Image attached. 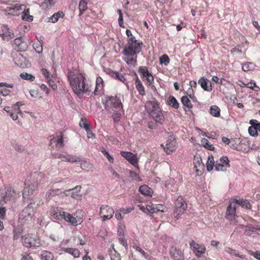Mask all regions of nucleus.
Wrapping results in <instances>:
<instances>
[{"label": "nucleus", "instance_id": "24", "mask_svg": "<svg viewBox=\"0 0 260 260\" xmlns=\"http://www.w3.org/2000/svg\"><path fill=\"white\" fill-rule=\"evenodd\" d=\"M125 32L127 36V42H132V43H133L137 44H143V42L141 41H139L136 39L135 37L133 35L131 31L129 29H127Z\"/></svg>", "mask_w": 260, "mask_h": 260}, {"label": "nucleus", "instance_id": "7", "mask_svg": "<svg viewBox=\"0 0 260 260\" xmlns=\"http://www.w3.org/2000/svg\"><path fill=\"white\" fill-rule=\"evenodd\" d=\"M139 72L141 78L144 81H146V84L148 86H151L153 84L154 77L153 75L148 71V69L145 66H140L139 68Z\"/></svg>", "mask_w": 260, "mask_h": 260}, {"label": "nucleus", "instance_id": "53", "mask_svg": "<svg viewBox=\"0 0 260 260\" xmlns=\"http://www.w3.org/2000/svg\"><path fill=\"white\" fill-rule=\"evenodd\" d=\"M146 213L149 214V213H154L156 212L157 211H158L157 209H156V208H154L152 205H147L146 206Z\"/></svg>", "mask_w": 260, "mask_h": 260}, {"label": "nucleus", "instance_id": "52", "mask_svg": "<svg viewBox=\"0 0 260 260\" xmlns=\"http://www.w3.org/2000/svg\"><path fill=\"white\" fill-rule=\"evenodd\" d=\"M14 240H17L21 235V231L20 229L14 228L13 231Z\"/></svg>", "mask_w": 260, "mask_h": 260}, {"label": "nucleus", "instance_id": "9", "mask_svg": "<svg viewBox=\"0 0 260 260\" xmlns=\"http://www.w3.org/2000/svg\"><path fill=\"white\" fill-rule=\"evenodd\" d=\"M114 213L113 209L108 205H103L100 208V215L103 217V221L111 219Z\"/></svg>", "mask_w": 260, "mask_h": 260}, {"label": "nucleus", "instance_id": "18", "mask_svg": "<svg viewBox=\"0 0 260 260\" xmlns=\"http://www.w3.org/2000/svg\"><path fill=\"white\" fill-rule=\"evenodd\" d=\"M53 143H56V146L59 148H62L64 146L63 144V135L62 133L59 135L56 136V137H54L50 140V146L53 144Z\"/></svg>", "mask_w": 260, "mask_h": 260}, {"label": "nucleus", "instance_id": "42", "mask_svg": "<svg viewBox=\"0 0 260 260\" xmlns=\"http://www.w3.org/2000/svg\"><path fill=\"white\" fill-rule=\"evenodd\" d=\"M227 168V167H225V165H224L220 162H216V164L215 165V169L217 171L225 172L226 171Z\"/></svg>", "mask_w": 260, "mask_h": 260}, {"label": "nucleus", "instance_id": "25", "mask_svg": "<svg viewBox=\"0 0 260 260\" xmlns=\"http://www.w3.org/2000/svg\"><path fill=\"white\" fill-rule=\"evenodd\" d=\"M135 85L139 93L142 95H145V88L139 78L136 79Z\"/></svg>", "mask_w": 260, "mask_h": 260}, {"label": "nucleus", "instance_id": "17", "mask_svg": "<svg viewBox=\"0 0 260 260\" xmlns=\"http://www.w3.org/2000/svg\"><path fill=\"white\" fill-rule=\"evenodd\" d=\"M231 200L232 201L233 203L234 204L238 205L240 206L243 208H245L247 209H251V205L247 200H244V199H232Z\"/></svg>", "mask_w": 260, "mask_h": 260}, {"label": "nucleus", "instance_id": "22", "mask_svg": "<svg viewBox=\"0 0 260 260\" xmlns=\"http://www.w3.org/2000/svg\"><path fill=\"white\" fill-rule=\"evenodd\" d=\"M32 202H30L27 206L22 210V216L24 217L31 216L33 215L34 208L32 206Z\"/></svg>", "mask_w": 260, "mask_h": 260}, {"label": "nucleus", "instance_id": "3", "mask_svg": "<svg viewBox=\"0 0 260 260\" xmlns=\"http://www.w3.org/2000/svg\"><path fill=\"white\" fill-rule=\"evenodd\" d=\"M103 104L105 109L109 113H112L114 110H123L122 104L117 95H106L105 100L103 102Z\"/></svg>", "mask_w": 260, "mask_h": 260}, {"label": "nucleus", "instance_id": "46", "mask_svg": "<svg viewBox=\"0 0 260 260\" xmlns=\"http://www.w3.org/2000/svg\"><path fill=\"white\" fill-rule=\"evenodd\" d=\"M10 107H6L4 110L7 112L9 116L12 118L13 120H16L18 119V116L17 114H14L11 110Z\"/></svg>", "mask_w": 260, "mask_h": 260}, {"label": "nucleus", "instance_id": "8", "mask_svg": "<svg viewBox=\"0 0 260 260\" xmlns=\"http://www.w3.org/2000/svg\"><path fill=\"white\" fill-rule=\"evenodd\" d=\"M189 245L190 248L198 257L201 256L206 252V247L203 244H199L197 243L195 241L191 240Z\"/></svg>", "mask_w": 260, "mask_h": 260}, {"label": "nucleus", "instance_id": "4", "mask_svg": "<svg viewBox=\"0 0 260 260\" xmlns=\"http://www.w3.org/2000/svg\"><path fill=\"white\" fill-rule=\"evenodd\" d=\"M143 44H137L127 42L125 45L122 53L126 57L134 56L139 54L142 50Z\"/></svg>", "mask_w": 260, "mask_h": 260}, {"label": "nucleus", "instance_id": "55", "mask_svg": "<svg viewBox=\"0 0 260 260\" xmlns=\"http://www.w3.org/2000/svg\"><path fill=\"white\" fill-rule=\"evenodd\" d=\"M2 30L4 32L8 35L11 38L14 37V34L11 32L7 25H3Z\"/></svg>", "mask_w": 260, "mask_h": 260}, {"label": "nucleus", "instance_id": "5", "mask_svg": "<svg viewBox=\"0 0 260 260\" xmlns=\"http://www.w3.org/2000/svg\"><path fill=\"white\" fill-rule=\"evenodd\" d=\"M187 205L182 197H179L175 203V209L174 210V216L177 219H179L180 216L186 210Z\"/></svg>", "mask_w": 260, "mask_h": 260}, {"label": "nucleus", "instance_id": "2", "mask_svg": "<svg viewBox=\"0 0 260 260\" xmlns=\"http://www.w3.org/2000/svg\"><path fill=\"white\" fill-rule=\"evenodd\" d=\"M86 81L85 77L81 74L76 75V78L71 81L70 84L72 89L78 96L83 94L89 95L90 93V86L86 83Z\"/></svg>", "mask_w": 260, "mask_h": 260}, {"label": "nucleus", "instance_id": "64", "mask_svg": "<svg viewBox=\"0 0 260 260\" xmlns=\"http://www.w3.org/2000/svg\"><path fill=\"white\" fill-rule=\"evenodd\" d=\"M244 228L246 231H249L250 232H253L254 230L260 231V228L258 226L254 228L253 226H249V225H245Z\"/></svg>", "mask_w": 260, "mask_h": 260}, {"label": "nucleus", "instance_id": "63", "mask_svg": "<svg viewBox=\"0 0 260 260\" xmlns=\"http://www.w3.org/2000/svg\"><path fill=\"white\" fill-rule=\"evenodd\" d=\"M119 242L121 244L124 246L125 248L127 247V244L126 240L124 238V237H120L118 238Z\"/></svg>", "mask_w": 260, "mask_h": 260}, {"label": "nucleus", "instance_id": "33", "mask_svg": "<svg viewBox=\"0 0 260 260\" xmlns=\"http://www.w3.org/2000/svg\"><path fill=\"white\" fill-rule=\"evenodd\" d=\"M137 55H135V57L134 56L127 57L124 58V60L128 65L135 67L137 63Z\"/></svg>", "mask_w": 260, "mask_h": 260}, {"label": "nucleus", "instance_id": "34", "mask_svg": "<svg viewBox=\"0 0 260 260\" xmlns=\"http://www.w3.org/2000/svg\"><path fill=\"white\" fill-rule=\"evenodd\" d=\"M60 193H61V191L58 188L50 189L46 192V196L50 199L55 196L59 195Z\"/></svg>", "mask_w": 260, "mask_h": 260}, {"label": "nucleus", "instance_id": "50", "mask_svg": "<svg viewBox=\"0 0 260 260\" xmlns=\"http://www.w3.org/2000/svg\"><path fill=\"white\" fill-rule=\"evenodd\" d=\"M220 162L225 165L228 168L230 167V160L226 156H223L220 158Z\"/></svg>", "mask_w": 260, "mask_h": 260}, {"label": "nucleus", "instance_id": "13", "mask_svg": "<svg viewBox=\"0 0 260 260\" xmlns=\"http://www.w3.org/2000/svg\"><path fill=\"white\" fill-rule=\"evenodd\" d=\"M177 141L173 137H170L167 141L166 146L164 148L167 154H170L174 151L176 148Z\"/></svg>", "mask_w": 260, "mask_h": 260}, {"label": "nucleus", "instance_id": "29", "mask_svg": "<svg viewBox=\"0 0 260 260\" xmlns=\"http://www.w3.org/2000/svg\"><path fill=\"white\" fill-rule=\"evenodd\" d=\"M122 112V110H116L113 111L111 113H112V117L114 123H117L120 121L122 115L121 112Z\"/></svg>", "mask_w": 260, "mask_h": 260}, {"label": "nucleus", "instance_id": "48", "mask_svg": "<svg viewBox=\"0 0 260 260\" xmlns=\"http://www.w3.org/2000/svg\"><path fill=\"white\" fill-rule=\"evenodd\" d=\"M62 212H65V211H59L58 210H54L53 213V216L57 219H59L60 218L63 219V215H62Z\"/></svg>", "mask_w": 260, "mask_h": 260}, {"label": "nucleus", "instance_id": "58", "mask_svg": "<svg viewBox=\"0 0 260 260\" xmlns=\"http://www.w3.org/2000/svg\"><path fill=\"white\" fill-rule=\"evenodd\" d=\"M157 123H158V122H156L155 120L154 121H150L148 122L147 126L151 129H155L157 126Z\"/></svg>", "mask_w": 260, "mask_h": 260}, {"label": "nucleus", "instance_id": "36", "mask_svg": "<svg viewBox=\"0 0 260 260\" xmlns=\"http://www.w3.org/2000/svg\"><path fill=\"white\" fill-rule=\"evenodd\" d=\"M201 144L202 145L206 148L207 149L209 150H214V147L212 144H211L209 141L206 139V138H203L201 140Z\"/></svg>", "mask_w": 260, "mask_h": 260}, {"label": "nucleus", "instance_id": "19", "mask_svg": "<svg viewBox=\"0 0 260 260\" xmlns=\"http://www.w3.org/2000/svg\"><path fill=\"white\" fill-rule=\"evenodd\" d=\"M63 215V219L68 222H69L72 225H77L78 221L76 218L73 217L71 214L68 212H62Z\"/></svg>", "mask_w": 260, "mask_h": 260}, {"label": "nucleus", "instance_id": "49", "mask_svg": "<svg viewBox=\"0 0 260 260\" xmlns=\"http://www.w3.org/2000/svg\"><path fill=\"white\" fill-rule=\"evenodd\" d=\"M258 131L256 128H254V127L252 125L248 128L249 134L252 137L257 136L258 135Z\"/></svg>", "mask_w": 260, "mask_h": 260}, {"label": "nucleus", "instance_id": "23", "mask_svg": "<svg viewBox=\"0 0 260 260\" xmlns=\"http://www.w3.org/2000/svg\"><path fill=\"white\" fill-rule=\"evenodd\" d=\"M64 14L62 11H59L54 13L53 15L48 18L47 22L52 23L56 22L59 18H62Z\"/></svg>", "mask_w": 260, "mask_h": 260}, {"label": "nucleus", "instance_id": "39", "mask_svg": "<svg viewBox=\"0 0 260 260\" xmlns=\"http://www.w3.org/2000/svg\"><path fill=\"white\" fill-rule=\"evenodd\" d=\"M28 48L27 43L25 41L20 42V44H18L17 46V49L19 52H23L27 50Z\"/></svg>", "mask_w": 260, "mask_h": 260}, {"label": "nucleus", "instance_id": "54", "mask_svg": "<svg viewBox=\"0 0 260 260\" xmlns=\"http://www.w3.org/2000/svg\"><path fill=\"white\" fill-rule=\"evenodd\" d=\"M146 213L149 214V213H154L156 212L157 211H158L157 209H156V208H154L152 205H147L146 206Z\"/></svg>", "mask_w": 260, "mask_h": 260}, {"label": "nucleus", "instance_id": "10", "mask_svg": "<svg viewBox=\"0 0 260 260\" xmlns=\"http://www.w3.org/2000/svg\"><path fill=\"white\" fill-rule=\"evenodd\" d=\"M236 210V206L235 204H234V203H233L231 199L230 201V204L226 208L225 215V217L228 220L232 221L233 220L235 219Z\"/></svg>", "mask_w": 260, "mask_h": 260}, {"label": "nucleus", "instance_id": "1", "mask_svg": "<svg viewBox=\"0 0 260 260\" xmlns=\"http://www.w3.org/2000/svg\"><path fill=\"white\" fill-rule=\"evenodd\" d=\"M145 108L149 115L159 124L165 122V116L159 107L158 102L154 98L152 101H147L145 104Z\"/></svg>", "mask_w": 260, "mask_h": 260}, {"label": "nucleus", "instance_id": "20", "mask_svg": "<svg viewBox=\"0 0 260 260\" xmlns=\"http://www.w3.org/2000/svg\"><path fill=\"white\" fill-rule=\"evenodd\" d=\"M139 190L142 194L146 196H151L153 193L152 189L147 185L140 186Z\"/></svg>", "mask_w": 260, "mask_h": 260}, {"label": "nucleus", "instance_id": "21", "mask_svg": "<svg viewBox=\"0 0 260 260\" xmlns=\"http://www.w3.org/2000/svg\"><path fill=\"white\" fill-rule=\"evenodd\" d=\"M62 251L64 252L70 253L73 255L75 258H77L80 256V252L77 248H62Z\"/></svg>", "mask_w": 260, "mask_h": 260}, {"label": "nucleus", "instance_id": "45", "mask_svg": "<svg viewBox=\"0 0 260 260\" xmlns=\"http://www.w3.org/2000/svg\"><path fill=\"white\" fill-rule=\"evenodd\" d=\"M170 60L169 56L166 54H164L159 58V63L167 66L169 63Z\"/></svg>", "mask_w": 260, "mask_h": 260}, {"label": "nucleus", "instance_id": "40", "mask_svg": "<svg viewBox=\"0 0 260 260\" xmlns=\"http://www.w3.org/2000/svg\"><path fill=\"white\" fill-rule=\"evenodd\" d=\"M254 66L253 63L247 62L243 64L242 66V70L244 72H247L252 70L254 69Z\"/></svg>", "mask_w": 260, "mask_h": 260}, {"label": "nucleus", "instance_id": "59", "mask_svg": "<svg viewBox=\"0 0 260 260\" xmlns=\"http://www.w3.org/2000/svg\"><path fill=\"white\" fill-rule=\"evenodd\" d=\"M6 193L8 194V196L10 194L11 196L13 197H16L17 195L19 194V192H17L13 188H10L9 189L7 190Z\"/></svg>", "mask_w": 260, "mask_h": 260}, {"label": "nucleus", "instance_id": "27", "mask_svg": "<svg viewBox=\"0 0 260 260\" xmlns=\"http://www.w3.org/2000/svg\"><path fill=\"white\" fill-rule=\"evenodd\" d=\"M210 114L213 117H219L220 116V109L216 105L211 106L210 108Z\"/></svg>", "mask_w": 260, "mask_h": 260}, {"label": "nucleus", "instance_id": "28", "mask_svg": "<svg viewBox=\"0 0 260 260\" xmlns=\"http://www.w3.org/2000/svg\"><path fill=\"white\" fill-rule=\"evenodd\" d=\"M41 260H53L54 258L53 254L48 251L43 250L40 255Z\"/></svg>", "mask_w": 260, "mask_h": 260}, {"label": "nucleus", "instance_id": "6", "mask_svg": "<svg viewBox=\"0 0 260 260\" xmlns=\"http://www.w3.org/2000/svg\"><path fill=\"white\" fill-rule=\"evenodd\" d=\"M22 240L23 245L26 248H36L41 245L39 238L23 236L22 237Z\"/></svg>", "mask_w": 260, "mask_h": 260}, {"label": "nucleus", "instance_id": "62", "mask_svg": "<svg viewBox=\"0 0 260 260\" xmlns=\"http://www.w3.org/2000/svg\"><path fill=\"white\" fill-rule=\"evenodd\" d=\"M41 72L42 74L44 76L47 81L51 78L52 76H50L49 72L46 69H42Z\"/></svg>", "mask_w": 260, "mask_h": 260}, {"label": "nucleus", "instance_id": "43", "mask_svg": "<svg viewBox=\"0 0 260 260\" xmlns=\"http://www.w3.org/2000/svg\"><path fill=\"white\" fill-rule=\"evenodd\" d=\"M23 56L21 53H19L16 57L14 58L13 60L15 64L21 67L23 64Z\"/></svg>", "mask_w": 260, "mask_h": 260}, {"label": "nucleus", "instance_id": "47", "mask_svg": "<svg viewBox=\"0 0 260 260\" xmlns=\"http://www.w3.org/2000/svg\"><path fill=\"white\" fill-rule=\"evenodd\" d=\"M133 248L137 251H139L143 256H144L145 258L148 259L149 258V254L146 253L139 246L135 245Z\"/></svg>", "mask_w": 260, "mask_h": 260}, {"label": "nucleus", "instance_id": "51", "mask_svg": "<svg viewBox=\"0 0 260 260\" xmlns=\"http://www.w3.org/2000/svg\"><path fill=\"white\" fill-rule=\"evenodd\" d=\"M79 125L81 127L84 128L85 130L89 128V124L87 123L86 119L85 118H82L80 122Z\"/></svg>", "mask_w": 260, "mask_h": 260}, {"label": "nucleus", "instance_id": "30", "mask_svg": "<svg viewBox=\"0 0 260 260\" xmlns=\"http://www.w3.org/2000/svg\"><path fill=\"white\" fill-rule=\"evenodd\" d=\"M168 105L171 106L175 109H178L179 107V104L176 98L172 95H170L168 98L167 102Z\"/></svg>", "mask_w": 260, "mask_h": 260}, {"label": "nucleus", "instance_id": "15", "mask_svg": "<svg viewBox=\"0 0 260 260\" xmlns=\"http://www.w3.org/2000/svg\"><path fill=\"white\" fill-rule=\"evenodd\" d=\"M198 83L204 90L211 91L212 90L211 83L205 77H201L199 80Z\"/></svg>", "mask_w": 260, "mask_h": 260}, {"label": "nucleus", "instance_id": "31", "mask_svg": "<svg viewBox=\"0 0 260 260\" xmlns=\"http://www.w3.org/2000/svg\"><path fill=\"white\" fill-rule=\"evenodd\" d=\"M21 18L23 20L31 22L33 20V16L29 15V9H24L22 13Z\"/></svg>", "mask_w": 260, "mask_h": 260}, {"label": "nucleus", "instance_id": "32", "mask_svg": "<svg viewBox=\"0 0 260 260\" xmlns=\"http://www.w3.org/2000/svg\"><path fill=\"white\" fill-rule=\"evenodd\" d=\"M214 164L215 161L213 155H209L206 163V168L207 171L210 172L213 170L214 166H215Z\"/></svg>", "mask_w": 260, "mask_h": 260}, {"label": "nucleus", "instance_id": "41", "mask_svg": "<svg viewBox=\"0 0 260 260\" xmlns=\"http://www.w3.org/2000/svg\"><path fill=\"white\" fill-rule=\"evenodd\" d=\"M224 251L231 255L235 256L236 257H241L240 256L239 252L236 250L233 249L230 247H225Z\"/></svg>", "mask_w": 260, "mask_h": 260}, {"label": "nucleus", "instance_id": "57", "mask_svg": "<svg viewBox=\"0 0 260 260\" xmlns=\"http://www.w3.org/2000/svg\"><path fill=\"white\" fill-rule=\"evenodd\" d=\"M69 162H77L82 161V159L79 156H71L69 157Z\"/></svg>", "mask_w": 260, "mask_h": 260}, {"label": "nucleus", "instance_id": "60", "mask_svg": "<svg viewBox=\"0 0 260 260\" xmlns=\"http://www.w3.org/2000/svg\"><path fill=\"white\" fill-rule=\"evenodd\" d=\"M67 77L70 83L71 81L73 79L76 78V75H75L74 71L69 70L67 74Z\"/></svg>", "mask_w": 260, "mask_h": 260}, {"label": "nucleus", "instance_id": "37", "mask_svg": "<svg viewBox=\"0 0 260 260\" xmlns=\"http://www.w3.org/2000/svg\"><path fill=\"white\" fill-rule=\"evenodd\" d=\"M181 102L184 106L186 107L188 109L192 107L190 101L186 96H183L181 98Z\"/></svg>", "mask_w": 260, "mask_h": 260}, {"label": "nucleus", "instance_id": "38", "mask_svg": "<svg viewBox=\"0 0 260 260\" xmlns=\"http://www.w3.org/2000/svg\"><path fill=\"white\" fill-rule=\"evenodd\" d=\"M20 76L22 79L29 80L30 81H32L35 79V77L34 76L27 73H22L20 74Z\"/></svg>", "mask_w": 260, "mask_h": 260}, {"label": "nucleus", "instance_id": "56", "mask_svg": "<svg viewBox=\"0 0 260 260\" xmlns=\"http://www.w3.org/2000/svg\"><path fill=\"white\" fill-rule=\"evenodd\" d=\"M249 123L260 132V122L255 119L250 120Z\"/></svg>", "mask_w": 260, "mask_h": 260}, {"label": "nucleus", "instance_id": "11", "mask_svg": "<svg viewBox=\"0 0 260 260\" xmlns=\"http://www.w3.org/2000/svg\"><path fill=\"white\" fill-rule=\"evenodd\" d=\"M121 155L127 159L135 167L138 168V158L136 155L134 154L131 152L121 151Z\"/></svg>", "mask_w": 260, "mask_h": 260}, {"label": "nucleus", "instance_id": "44", "mask_svg": "<svg viewBox=\"0 0 260 260\" xmlns=\"http://www.w3.org/2000/svg\"><path fill=\"white\" fill-rule=\"evenodd\" d=\"M110 252H111L110 253L111 260H121L120 254L115 249H114V252H112V250Z\"/></svg>", "mask_w": 260, "mask_h": 260}, {"label": "nucleus", "instance_id": "12", "mask_svg": "<svg viewBox=\"0 0 260 260\" xmlns=\"http://www.w3.org/2000/svg\"><path fill=\"white\" fill-rule=\"evenodd\" d=\"M170 256L174 260H184V257L182 251L175 246H172L169 251Z\"/></svg>", "mask_w": 260, "mask_h": 260}, {"label": "nucleus", "instance_id": "61", "mask_svg": "<svg viewBox=\"0 0 260 260\" xmlns=\"http://www.w3.org/2000/svg\"><path fill=\"white\" fill-rule=\"evenodd\" d=\"M248 252L249 254L252 255L255 258L260 260V253L258 251L254 252L251 250H249Z\"/></svg>", "mask_w": 260, "mask_h": 260}, {"label": "nucleus", "instance_id": "16", "mask_svg": "<svg viewBox=\"0 0 260 260\" xmlns=\"http://www.w3.org/2000/svg\"><path fill=\"white\" fill-rule=\"evenodd\" d=\"M107 73L112 78L118 80L123 83L126 81V79L124 76L118 72L114 71L110 69H107L106 71Z\"/></svg>", "mask_w": 260, "mask_h": 260}, {"label": "nucleus", "instance_id": "35", "mask_svg": "<svg viewBox=\"0 0 260 260\" xmlns=\"http://www.w3.org/2000/svg\"><path fill=\"white\" fill-rule=\"evenodd\" d=\"M55 2V0H44V2L41 4V6L44 9H49L54 5Z\"/></svg>", "mask_w": 260, "mask_h": 260}, {"label": "nucleus", "instance_id": "14", "mask_svg": "<svg viewBox=\"0 0 260 260\" xmlns=\"http://www.w3.org/2000/svg\"><path fill=\"white\" fill-rule=\"evenodd\" d=\"M38 184L37 183L32 184H28L22 191L23 198L24 199H28L29 196L32 194L33 191L38 187Z\"/></svg>", "mask_w": 260, "mask_h": 260}, {"label": "nucleus", "instance_id": "26", "mask_svg": "<svg viewBox=\"0 0 260 260\" xmlns=\"http://www.w3.org/2000/svg\"><path fill=\"white\" fill-rule=\"evenodd\" d=\"M89 0H80L79 4V16L82 15L87 9V4Z\"/></svg>", "mask_w": 260, "mask_h": 260}]
</instances>
